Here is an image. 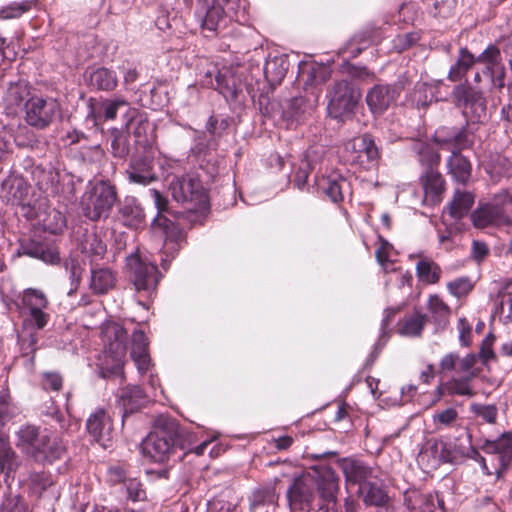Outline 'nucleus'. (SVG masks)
Returning a JSON list of instances; mask_svg holds the SVG:
<instances>
[{
	"mask_svg": "<svg viewBox=\"0 0 512 512\" xmlns=\"http://www.w3.org/2000/svg\"><path fill=\"white\" fill-rule=\"evenodd\" d=\"M127 267L135 290L151 297L161 278L156 264L138 254H131L127 257Z\"/></svg>",
	"mask_w": 512,
	"mask_h": 512,
	"instance_id": "obj_10",
	"label": "nucleus"
},
{
	"mask_svg": "<svg viewBox=\"0 0 512 512\" xmlns=\"http://www.w3.org/2000/svg\"><path fill=\"white\" fill-rule=\"evenodd\" d=\"M359 97V93L348 81L343 80L335 83L327 95L328 114L332 118L342 119L353 111Z\"/></svg>",
	"mask_w": 512,
	"mask_h": 512,
	"instance_id": "obj_11",
	"label": "nucleus"
},
{
	"mask_svg": "<svg viewBox=\"0 0 512 512\" xmlns=\"http://www.w3.org/2000/svg\"><path fill=\"white\" fill-rule=\"evenodd\" d=\"M428 309L435 321L439 323L446 319L449 311L447 305L438 296H430Z\"/></svg>",
	"mask_w": 512,
	"mask_h": 512,
	"instance_id": "obj_61",
	"label": "nucleus"
},
{
	"mask_svg": "<svg viewBox=\"0 0 512 512\" xmlns=\"http://www.w3.org/2000/svg\"><path fill=\"white\" fill-rule=\"evenodd\" d=\"M444 84L441 81L426 83L418 82L408 98V102L417 108H426L433 101L446 100L448 92H441Z\"/></svg>",
	"mask_w": 512,
	"mask_h": 512,
	"instance_id": "obj_19",
	"label": "nucleus"
},
{
	"mask_svg": "<svg viewBox=\"0 0 512 512\" xmlns=\"http://www.w3.org/2000/svg\"><path fill=\"white\" fill-rule=\"evenodd\" d=\"M66 445L56 431H34V462L53 463L62 458Z\"/></svg>",
	"mask_w": 512,
	"mask_h": 512,
	"instance_id": "obj_12",
	"label": "nucleus"
},
{
	"mask_svg": "<svg viewBox=\"0 0 512 512\" xmlns=\"http://www.w3.org/2000/svg\"><path fill=\"white\" fill-rule=\"evenodd\" d=\"M458 418L456 409L449 407L441 411H437L432 416V421L437 430L450 427Z\"/></svg>",
	"mask_w": 512,
	"mask_h": 512,
	"instance_id": "obj_52",
	"label": "nucleus"
},
{
	"mask_svg": "<svg viewBox=\"0 0 512 512\" xmlns=\"http://www.w3.org/2000/svg\"><path fill=\"white\" fill-rule=\"evenodd\" d=\"M60 116V105L54 98L34 101V128L43 129Z\"/></svg>",
	"mask_w": 512,
	"mask_h": 512,
	"instance_id": "obj_27",
	"label": "nucleus"
},
{
	"mask_svg": "<svg viewBox=\"0 0 512 512\" xmlns=\"http://www.w3.org/2000/svg\"><path fill=\"white\" fill-rule=\"evenodd\" d=\"M111 153L114 157L124 158L129 153L126 137L116 128L112 129Z\"/></svg>",
	"mask_w": 512,
	"mask_h": 512,
	"instance_id": "obj_54",
	"label": "nucleus"
},
{
	"mask_svg": "<svg viewBox=\"0 0 512 512\" xmlns=\"http://www.w3.org/2000/svg\"><path fill=\"white\" fill-rule=\"evenodd\" d=\"M123 488L126 493V499L132 502L144 501L147 498L143 484L136 477H130L125 480Z\"/></svg>",
	"mask_w": 512,
	"mask_h": 512,
	"instance_id": "obj_51",
	"label": "nucleus"
},
{
	"mask_svg": "<svg viewBox=\"0 0 512 512\" xmlns=\"http://www.w3.org/2000/svg\"><path fill=\"white\" fill-rule=\"evenodd\" d=\"M314 104H307L303 97H296L292 99L286 110L283 111V119L287 122V127L291 128L298 125L304 118V115L309 113Z\"/></svg>",
	"mask_w": 512,
	"mask_h": 512,
	"instance_id": "obj_39",
	"label": "nucleus"
},
{
	"mask_svg": "<svg viewBox=\"0 0 512 512\" xmlns=\"http://www.w3.org/2000/svg\"><path fill=\"white\" fill-rule=\"evenodd\" d=\"M404 501L410 512H433L435 509L434 496L416 489L406 490Z\"/></svg>",
	"mask_w": 512,
	"mask_h": 512,
	"instance_id": "obj_36",
	"label": "nucleus"
},
{
	"mask_svg": "<svg viewBox=\"0 0 512 512\" xmlns=\"http://www.w3.org/2000/svg\"><path fill=\"white\" fill-rule=\"evenodd\" d=\"M349 160L364 169L372 168L379 158V151L369 134L349 140L344 145Z\"/></svg>",
	"mask_w": 512,
	"mask_h": 512,
	"instance_id": "obj_14",
	"label": "nucleus"
},
{
	"mask_svg": "<svg viewBox=\"0 0 512 512\" xmlns=\"http://www.w3.org/2000/svg\"><path fill=\"white\" fill-rule=\"evenodd\" d=\"M437 148L440 149L438 143L435 142V136L432 142L417 140L413 143L412 149L418 155V160L424 170L434 169L438 166L440 155Z\"/></svg>",
	"mask_w": 512,
	"mask_h": 512,
	"instance_id": "obj_33",
	"label": "nucleus"
},
{
	"mask_svg": "<svg viewBox=\"0 0 512 512\" xmlns=\"http://www.w3.org/2000/svg\"><path fill=\"white\" fill-rule=\"evenodd\" d=\"M203 77L200 84L203 87L217 90L227 100L234 99L242 91L243 82L238 69L223 67L219 69L216 65H210L202 72Z\"/></svg>",
	"mask_w": 512,
	"mask_h": 512,
	"instance_id": "obj_8",
	"label": "nucleus"
},
{
	"mask_svg": "<svg viewBox=\"0 0 512 512\" xmlns=\"http://www.w3.org/2000/svg\"><path fill=\"white\" fill-rule=\"evenodd\" d=\"M81 252L91 261L101 260L107 251L106 243L95 232H87L80 242Z\"/></svg>",
	"mask_w": 512,
	"mask_h": 512,
	"instance_id": "obj_37",
	"label": "nucleus"
},
{
	"mask_svg": "<svg viewBox=\"0 0 512 512\" xmlns=\"http://www.w3.org/2000/svg\"><path fill=\"white\" fill-rule=\"evenodd\" d=\"M131 357L140 374L148 372L150 357L148 354V342L143 331L137 330L132 334Z\"/></svg>",
	"mask_w": 512,
	"mask_h": 512,
	"instance_id": "obj_30",
	"label": "nucleus"
},
{
	"mask_svg": "<svg viewBox=\"0 0 512 512\" xmlns=\"http://www.w3.org/2000/svg\"><path fill=\"white\" fill-rule=\"evenodd\" d=\"M396 313L395 309H385L384 311V317L381 322V334L377 340V342L374 345V349L371 352V354L368 357L367 365L373 364L375 359L378 357L379 353L383 349V347L386 345L388 339H389V333L387 331V327L389 325L391 317Z\"/></svg>",
	"mask_w": 512,
	"mask_h": 512,
	"instance_id": "obj_48",
	"label": "nucleus"
},
{
	"mask_svg": "<svg viewBox=\"0 0 512 512\" xmlns=\"http://www.w3.org/2000/svg\"><path fill=\"white\" fill-rule=\"evenodd\" d=\"M482 449L487 454L498 455L499 469L505 470L512 461V433L505 432L496 440H486Z\"/></svg>",
	"mask_w": 512,
	"mask_h": 512,
	"instance_id": "obj_24",
	"label": "nucleus"
},
{
	"mask_svg": "<svg viewBox=\"0 0 512 512\" xmlns=\"http://www.w3.org/2000/svg\"><path fill=\"white\" fill-rule=\"evenodd\" d=\"M87 431L102 447H108L112 438L113 426L110 416L104 409H97L87 419Z\"/></svg>",
	"mask_w": 512,
	"mask_h": 512,
	"instance_id": "obj_21",
	"label": "nucleus"
},
{
	"mask_svg": "<svg viewBox=\"0 0 512 512\" xmlns=\"http://www.w3.org/2000/svg\"><path fill=\"white\" fill-rule=\"evenodd\" d=\"M476 60L477 58H475L467 49L461 48L457 62L451 66L449 70V79L452 81L460 79L474 63H477Z\"/></svg>",
	"mask_w": 512,
	"mask_h": 512,
	"instance_id": "obj_47",
	"label": "nucleus"
},
{
	"mask_svg": "<svg viewBox=\"0 0 512 512\" xmlns=\"http://www.w3.org/2000/svg\"><path fill=\"white\" fill-rule=\"evenodd\" d=\"M478 360V356L475 354H467L465 357H458V368L457 374L466 376L469 379L474 378L477 375V371L474 366Z\"/></svg>",
	"mask_w": 512,
	"mask_h": 512,
	"instance_id": "obj_60",
	"label": "nucleus"
},
{
	"mask_svg": "<svg viewBox=\"0 0 512 512\" xmlns=\"http://www.w3.org/2000/svg\"><path fill=\"white\" fill-rule=\"evenodd\" d=\"M79 155L83 162L96 164L103 160L105 152L100 144H94L91 146H82Z\"/></svg>",
	"mask_w": 512,
	"mask_h": 512,
	"instance_id": "obj_57",
	"label": "nucleus"
},
{
	"mask_svg": "<svg viewBox=\"0 0 512 512\" xmlns=\"http://www.w3.org/2000/svg\"><path fill=\"white\" fill-rule=\"evenodd\" d=\"M417 461L425 469L437 468L443 461V457L439 452L437 443L425 446L419 453Z\"/></svg>",
	"mask_w": 512,
	"mask_h": 512,
	"instance_id": "obj_49",
	"label": "nucleus"
},
{
	"mask_svg": "<svg viewBox=\"0 0 512 512\" xmlns=\"http://www.w3.org/2000/svg\"><path fill=\"white\" fill-rule=\"evenodd\" d=\"M287 70V60L283 55L269 57L263 68L264 76L271 85L279 84L285 77Z\"/></svg>",
	"mask_w": 512,
	"mask_h": 512,
	"instance_id": "obj_41",
	"label": "nucleus"
},
{
	"mask_svg": "<svg viewBox=\"0 0 512 512\" xmlns=\"http://www.w3.org/2000/svg\"><path fill=\"white\" fill-rule=\"evenodd\" d=\"M17 466V460L15 452L11 445L0 450V471L9 474Z\"/></svg>",
	"mask_w": 512,
	"mask_h": 512,
	"instance_id": "obj_63",
	"label": "nucleus"
},
{
	"mask_svg": "<svg viewBox=\"0 0 512 512\" xmlns=\"http://www.w3.org/2000/svg\"><path fill=\"white\" fill-rule=\"evenodd\" d=\"M149 192L158 211L157 216L152 222V226L154 229L159 228L161 233L165 235V241L162 249L163 257L161 259V266L164 270H167L168 263L175 257L180 249V244L178 242L180 234L177 231L174 223L163 215V213L167 210V199L156 189H150Z\"/></svg>",
	"mask_w": 512,
	"mask_h": 512,
	"instance_id": "obj_5",
	"label": "nucleus"
},
{
	"mask_svg": "<svg viewBox=\"0 0 512 512\" xmlns=\"http://www.w3.org/2000/svg\"><path fill=\"white\" fill-rule=\"evenodd\" d=\"M391 251L392 246L387 241L382 240L380 247L376 250V259L383 268V271L386 274H393L385 281V285L394 280L399 289L410 288L412 275L408 271L399 270L394 266L393 261L390 259Z\"/></svg>",
	"mask_w": 512,
	"mask_h": 512,
	"instance_id": "obj_18",
	"label": "nucleus"
},
{
	"mask_svg": "<svg viewBox=\"0 0 512 512\" xmlns=\"http://www.w3.org/2000/svg\"><path fill=\"white\" fill-rule=\"evenodd\" d=\"M426 315L415 311L411 315L403 319L399 328V334L407 337L419 336L425 326Z\"/></svg>",
	"mask_w": 512,
	"mask_h": 512,
	"instance_id": "obj_46",
	"label": "nucleus"
},
{
	"mask_svg": "<svg viewBox=\"0 0 512 512\" xmlns=\"http://www.w3.org/2000/svg\"><path fill=\"white\" fill-rule=\"evenodd\" d=\"M65 269L69 273V278L71 282V289L69 291V295H71L74 291L77 290L82 273L83 268L81 267L80 263L75 259H68L65 261Z\"/></svg>",
	"mask_w": 512,
	"mask_h": 512,
	"instance_id": "obj_59",
	"label": "nucleus"
},
{
	"mask_svg": "<svg viewBox=\"0 0 512 512\" xmlns=\"http://www.w3.org/2000/svg\"><path fill=\"white\" fill-rule=\"evenodd\" d=\"M448 291L455 297L466 296L473 289V283L469 277H460L447 283Z\"/></svg>",
	"mask_w": 512,
	"mask_h": 512,
	"instance_id": "obj_56",
	"label": "nucleus"
},
{
	"mask_svg": "<svg viewBox=\"0 0 512 512\" xmlns=\"http://www.w3.org/2000/svg\"><path fill=\"white\" fill-rule=\"evenodd\" d=\"M319 151L317 148H310L301 160L299 166L294 172L292 183L299 190H304L307 186L309 174L316 169L319 160Z\"/></svg>",
	"mask_w": 512,
	"mask_h": 512,
	"instance_id": "obj_31",
	"label": "nucleus"
},
{
	"mask_svg": "<svg viewBox=\"0 0 512 512\" xmlns=\"http://www.w3.org/2000/svg\"><path fill=\"white\" fill-rule=\"evenodd\" d=\"M116 277L109 268L91 270L90 288L96 294H105L115 285Z\"/></svg>",
	"mask_w": 512,
	"mask_h": 512,
	"instance_id": "obj_40",
	"label": "nucleus"
},
{
	"mask_svg": "<svg viewBox=\"0 0 512 512\" xmlns=\"http://www.w3.org/2000/svg\"><path fill=\"white\" fill-rule=\"evenodd\" d=\"M315 186L335 203L342 201L344 194L349 190L348 181L338 173H332L328 176H318L316 174Z\"/></svg>",
	"mask_w": 512,
	"mask_h": 512,
	"instance_id": "obj_22",
	"label": "nucleus"
},
{
	"mask_svg": "<svg viewBox=\"0 0 512 512\" xmlns=\"http://www.w3.org/2000/svg\"><path fill=\"white\" fill-rule=\"evenodd\" d=\"M180 434L173 422L150 432L141 443L143 456L155 463H165L174 451L176 437Z\"/></svg>",
	"mask_w": 512,
	"mask_h": 512,
	"instance_id": "obj_6",
	"label": "nucleus"
},
{
	"mask_svg": "<svg viewBox=\"0 0 512 512\" xmlns=\"http://www.w3.org/2000/svg\"><path fill=\"white\" fill-rule=\"evenodd\" d=\"M477 63L483 65L482 73L487 76L491 85L496 88L504 87V67L501 63L500 50L493 45L488 46L478 57Z\"/></svg>",
	"mask_w": 512,
	"mask_h": 512,
	"instance_id": "obj_16",
	"label": "nucleus"
},
{
	"mask_svg": "<svg viewBox=\"0 0 512 512\" xmlns=\"http://www.w3.org/2000/svg\"><path fill=\"white\" fill-rule=\"evenodd\" d=\"M400 89L395 85H375L366 96V102L373 114H382L399 96Z\"/></svg>",
	"mask_w": 512,
	"mask_h": 512,
	"instance_id": "obj_20",
	"label": "nucleus"
},
{
	"mask_svg": "<svg viewBox=\"0 0 512 512\" xmlns=\"http://www.w3.org/2000/svg\"><path fill=\"white\" fill-rule=\"evenodd\" d=\"M170 190L173 198L177 202L189 205V209L201 210L208 204L206 190L195 174L174 177L170 182Z\"/></svg>",
	"mask_w": 512,
	"mask_h": 512,
	"instance_id": "obj_9",
	"label": "nucleus"
},
{
	"mask_svg": "<svg viewBox=\"0 0 512 512\" xmlns=\"http://www.w3.org/2000/svg\"><path fill=\"white\" fill-rule=\"evenodd\" d=\"M512 203L507 191L495 194L488 203L480 205L472 214L473 225L477 228L502 227L510 223L506 207Z\"/></svg>",
	"mask_w": 512,
	"mask_h": 512,
	"instance_id": "obj_7",
	"label": "nucleus"
},
{
	"mask_svg": "<svg viewBox=\"0 0 512 512\" xmlns=\"http://www.w3.org/2000/svg\"><path fill=\"white\" fill-rule=\"evenodd\" d=\"M118 112H123V123L125 128H128L136 111L132 109L129 103L122 97H115L102 101L98 117L104 121L114 120Z\"/></svg>",
	"mask_w": 512,
	"mask_h": 512,
	"instance_id": "obj_23",
	"label": "nucleus"
},
{
	"mask_svg": "<svg viewBox=\"0 0 512 512\" xmlns=\"http://www.w3.org/2000/svg\"><path fill=\"white\" fill-rule=\"evenodd\" d=\"M89 85L101 91L114 90L118 84V78L113 70L105 67L97 68L88 75Z\"/></svg>",
	"mask_w": 512,
	"mask_h": 512,
	"instance_id": "obj_38",
	"label": "nucleus"
},
{
	"mask_svg": "<svg viewBox=\"0 0 512 512\" xmlns=\"http://www.w3.org/2000/svg\"><path fill=\"white\" fill-rule=\"evenodd\" d=\"M127 174L130 182L144 186L149 185L157 179L152 170L151 162L146 158L133 159L129 165Z\"/></svg>",
	"mask_w": 512,
	"mask_h": 512,
	"instance_id": "obj_35",
	"label": "nucleus"
},
{
	"mask_svg": "<svg viewBox=\"0 0 512 512\" xmlns=\"http://www.w3.org/2000/svg\"><path fill=\"white\" fill-rule=\"evenodd\" d=\"M34 258L48 264H55L60 260L59 252L54 246L42 244H34Z\"/></svg>",
	"mask_w": 512,
	"mask_h": 512,
	"instance_id": "obj_55",
	"label": "nucleus"
},
{
	"mask_svg": "<svg viewBox=\"0 0 512 512\" xmlns=\"http://www.w3.org/2000/svg\"><path fill=\"white\" fill-rule=\"evenodd\" d=\"M435 142L440 150L451 152L447 166L452 178L458 183H467L471 177V164L460 151L471 147V135L466 130L441 128L435 132Z\"/></svg>",
	"mask_w": 512,
	"mask_h": 512,
	"instance_id": "obj_2",
	"label": "nucleus"
},
{
	"mask_svg": "<svg viewBox=\"0 0 512 512\" xmlns=\"http://www.w3.org/2000/svg\"><path fill=\"white\" fill-rule=\"evenodd\" d=\"M244 12L241 0H197L195 17L204 32L216 34L226 26L227 19L238 21Z\"/></svg>",
	"mask_w": 512,
	"mask_h": 512,
	"instance_id": "obj_3",
	"label": "nucleus"
},
{
	"mask_svg": "<svg viewBox=\"0 0 512 512\" xmlns=\"http://www.w3.org/2000/svg\"><path fill=\"white\" fill-rule=\"evenodd\" d=\"M17 466V460L15 452L11 445L0 450V471L9 474Z\"/></svg>",
	"mask_w": 512,
	"mask_h": 512,
	"instance_id": "obj_64",
	"label": "nucleus"
},
{
	"mask_svg": "<svg viewBox=\"0 0 512 512\" xmlns=\"http://www.w3.org/2000/svg\"><path fill=\"white\" fill-rule=\"evenodd\" d=\"M146 401V396L139 386L132 385L120 389L117 395L118 405L122 408V419L137 411Z\"/></svg>",
	"mask_w": 512,
	"mask_h": 512,
	"instance_id": "obj_29",
	"label": "nucleus"
},
{
	"mask_svg": "<svg viewBox=\"0 0 512 512\" xmlns=\"http://www.w3.org/2000/svg\"><path fill=\"white\" fill-rule=\"evenodd\" d=\"M119 220L123 225L137 229L144 223V211L137 199L127 196L121 203L118 211Z\"/></svg>",
	"mask_w": 512,
	"mask_h": 512,
	"instance_id": "obj_28",
	"label": "nucleus"
},
{
	"mask_svg": "<svg viewBox=\"0 0 512 512\" xmlns=\"http://www.w3.org/2000/svg\"><path fill=\"white\" fill-rule=\"evenodd\" d=\"M473 203L474 196L472 193L456 190L447 210L452 218L461 219L469 212Z\"/></svg>",
	"mask_w": 512,
	"mask_h": 512,
	"instance_id": "obj_42",
	"label": "nucleus"
},
{
	"mask_svg": "<svg viewBox=\"0 0 512 512\" xmlns=\"http://www.w3.org/2000/svg\"><path fill=\"white\" fill-rule=\"evenodd\" d=\"M455 104L462 108L463 114L472 122H481L486 118V104L482 93L467 85H457L452 91Z\"/></svg>",
	"mask_w": 512,
	"mask_h": 512,
	"instance_id": "obj_13",
	"label": "nucleus"
},
{
	"mask_svg": "<svg viewBox=\"0 0 512 512\" xmlns=\"http://www.w3.org/2000/svg\"><path fill=\"white\" fill-rule=\"evenodd\" d=\"M101 335L104 350L97 359L98 374L102 378L122 377L127 333L120 324L108 322L103 325Z\"/></svg>",
	"mask_w": 512,
	"mask_h": 512,
	"instance_id": "obj_1",
	"label": "nucleus"
},
{
	"mask_svg": "<svg viewBox=\"0 0 512 512\" xmlns=\"http://www.w3.org/2000/svg\"><path fill=\"white\" fill-rule=\"evenodd\" d=\"M116 200L115 187L109 182L89 183L80 201L82 214L94 222L107 219Z\"/></svg>",
	"mask_w": 512,
	"mask_h": 512,
	"instance_id": "obj_4",
	"label": "nucleus"
},
{
	"mask_svg": "<svg viewBox=\"0 0 512 512\" xmlns=\"http://www.w3.org/2000/svg\"><path fill=\"white\" fill-rule=\"evenodd\" d=\"M341 469L347 482L353 484L368 483L367 479L371 476L372 470L364 462L355 459H344L341 462Z\"/></svg>",
	"mask_w": 512,
	"mask_h": 512,
	"instance_id": "obj_34",
	"label": "nucleus"
},
{
	"mask_svg": "<svg viewBox=\"0 0 512 512\" xmlns=\"http://www.w3.org/2000/svg\"><path fill=\"white\" fill-rule=\"evenodd\" d=\"M418 279L426 284H435L440 280L441 267L432 260L422 259L416 264Z\"/></svg>",
	"mask_w": 512,
	"mask_h": 512,
	"instance_id": "obj_45",
	"label": "nucleus"
},
{
	"mask_svg": "<svg viewBox=\"0 0 512 512\" xmlns=\"http://www.w3.org/2000/svg\"><path fill=\"white\" fill-rule=\"evenodd\" d=\"M313 478L319 497L323 502L320 509H323L324 505H326L327 510H329V505L335 504L337 500L339 477L332 468L323 466L315 470V476Z\"/></svg>",
	"mask_w": 512,
	"mask_h": 512,
	"instance_id": "obj_15",
	"label": "nucleus"
},
{
	"mask_svg": "<svg viewBox=\"0 0 512 512\" xmlns=\"http://www.w3.org/2000/svg\"><path fill=\"white\" fill-rule=\"evenodd\" d=\"M37 178L38 188L45 192H54V187L58 183L59 174L51 163L46 165L39 164L34 167V178Z\"/></svg>",
	"mask_w": 512,
	"mask_h": 512,
	"instance_id": "obj_43",
	"label": "nucleus"
},
{
	"mask_svg": "<svg viewBox=\"0 0 512 512\" xmlns=\"http://www.w3.org/2000/svg\"><path fill=\"white\" fill-rule=\"evenodd\" d=\"M277 495L274 488L266 487L255 490L250 496V511L262 512L265 508L275 506Z\"/></svg>",
	"mask_w": 512,
	"mask_h": 512,
	"instance_id": "obj_44",
	"label": "nucleus"
},
{
	"mask_svg": "<svg viewBox=\"0 0 512 512\" xmlns=\"http://www.w3.org/2000/svg\"><path fill=\"white\" fill-rule=\"evenodd\" d=\"M47 304L45 295L34 289V328L42 329L47 325L50 315L42 310Z\"/></svg>",
	"mask_w": 512,
	"mask_h": 512,
	"instance_id": "obj_50",
	"label": "nucleus"
},
{
	"mask_svg": "<svg viewBox=\"0 0 512 512\" xmlns=\"http://www.w3.org/2000/svg\"><path fill=\"white\" fill-rule=\"evenodd\" d=\"M471 411L483 421L494 424L497 419L498 409L491 404H472Z\"/></svg>",
	"mask_w": 512,
	"mask_h": 512,
	"instance_id": "obj_58",
	"label": "nucleus"
},
{
	"mask_svg": "<svg viewBox=\"0 0 512 512\" xmlns=\"http://www.w3.org/2000/svg\"><path fill=\"white\" fill-rule=\"evenodd\" d=\"M39 385L44 391L58 392L62 388L63 379L58 372L46 371L40 374Z\"/></svg>",
	"mask_w": 512,
	"mask_h": 512,
	"instance_id": "obj_53",
	"label": "nucleus"
},
{
	"mask_svg": "<svg viewBox=\"0 0 512 512\" xmlns=\"http://www.w3.org/2000/svg\"><path fill=\"white\" fill-rule=\"evenodd\" d=\"M38 211L34 212V219L43 230L49 231L53 234L60 232L65 226V217L63 214L48 206L45 202L38 203Z\"/></svg>",
	"mask_w": 512,
	"mask_h": 512,
	"instance_id": "obj_25",
	"label": "nucleus"
},
{
	"mask_svg": "<svg viewBox=\"0 0 512 512\" xmlns=\"http://www.w3.org/2000/svg\"><path fill=\"white\" fill-rule=\"evenodd\" d=\"M421 182L424 190V201L436 203L444 188V181L441 174L434 169H426L421 175Z\"/></svg>",
	"mask_w": 512,
	"mask_h": 512,
	"instance_id": "obj_32",
	"label": "nucleus"
},
{
	"mask_svg": "<svg viewBox=\"0 0 512 512\" xmlns=\"http://www.w3.org/2000/svg\"><path fill=\"white\" fill-rule=\"evenodd\" d=\"M18 413L17 408L9 402V396L0 392V428Z\"/></svg>",
	"mask_w": 512,
	"mask_h": 512,
	"instance_id": "obj_62",
	"label": "nucleus"
},
{
	"mask_svg": "<svg viewBox=\"0 0 512 512\" xmlns=\"http://www.w3.org/2000/svg\"><path fill=\"white\" fill-rule=\"evenodd\" d=\"M314 478L311 476L299 477L294 480L287 491L291 509L310 508L315 498Z\"/></svg>",
	"mask_w": 512,
	"mask_h": 512,
	"instance_id": "obj_17",
	"label": "nucleus"
},
{
	"mask_svg": "<svg viewBox=\"0 0 512 512\" xmlns=\"http://www.w3.org/2000/svg\"><path fill=\"white\" fill-rule=\"evenodd\" d=\"M359 492L366 506L384 507L386 512H395L394 504L381 486L372 482L364 483L359 487Z\"/></svg>",
	"mask_w": 512,
	"mask_h": 512,
	"instance_id": "obj_26",
	"label": "nucleus"
}]
</instances>
